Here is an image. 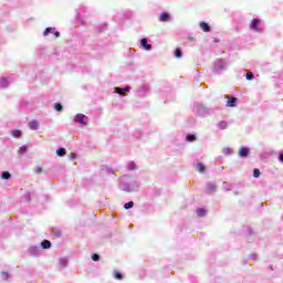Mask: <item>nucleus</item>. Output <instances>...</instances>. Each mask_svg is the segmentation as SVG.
Returning a JSON list of instances; mask_svg holds the SVG:
<instances>
[{"label": "nucleus", "mask_w": 283, "mask_h": 283, "mask_svg": "<svg viewBox=\"0 0 283 283\" xmlns=\"http://www.w3.org/2000/svg\"><path fill=\"white\" fill-rule=\"evenodd\" d=\"M245 78H247L248 81H253V80L255 78V75L253 74V72H248V73L245 74Z\"/></svg>", "instance_id": "nucleus-48"}, {"label": "nucleus", "mask_w": 283, "mask_h": 283, "mask_svg": "<svg viewBox=\"0 0 283 283\" xmlns=\"http://www.w3.org/2000/svg\"><path fill=\"white\" fill-rule=\"evenodd\" d=\"M133 137L136 138L137 140H140L143 138V130L135 129L133 133Z\"/></svg>", "instance_id": "nucleus-40"}, {"label": "nucleus", "mask_w": 283, "mask_h": 283, "mask_svg": "<svg viewBox=\"0 0 283 283\" xmlns=\"http://www.w3.org/2000/svg\"><path fill=\"white\" fill-rule=\"evenodd\" d=\"M88 48H90L88 56L91 59H95L96 61H101V59H103L105 54V46L94 43L88 45Z\"/></svg>", "instance_id": "nucleus-3"}, {"label": "nucleus", "mask_w": 283, "mask_h": 283, "mask_svg": "<svg viewBox=\"0 0 283 283\" xmlns=\"http://www.w3.org/2000/svg\"><path fill=\"white\" fill-rule=\"evenodd\" d=\"M11 136L13 138H21V136H23V132H21V129H12L11 130Z\"/></svg>", "instance_id": "nucleus-32"}, {"label": "nucleus", "mask_w": 283, "mask_h": 283, "mask_svg": "<svg viewBox=\"0 0 283 283\" xmlns=\"http://www.w3.org/2000/svg\"><path fill=\"white\" fill-rule=\"evenodd\" d=\"M218 190V186H216V184L213 182H208L206 185V191L207 193H216V191Z\"/></svg>", "instance_id": "nucleus-19"}, {"label": "nucleus", "mask_w": 283, "mask_h": 283, "mask_svg": "<svg viewBox=\"0 0 283 283\" xmlns=\"http://www.w3.org/2000/svg\"><path fill=\"white\" fill-rule=\"evenodd\" d=\"M53 109H55V112H63V104L61 102L54 103Z\"/></svg>", "instance_id": "nucleus-42"}, {"label": "nucleus", "mask_w": 283, "mask_h": 283, "mask_svg": "<svg viewBox=\"0 0 283 283\" xmlns=\"http://www.w3.org/2000/svg\"><path fill=\"white\" fill-rule=\"evenodd\" d=\"M32 196H34V192L27 191L22 198L25 200V202H32Z\"/></svg>", "instance_id": "nucleus-36"}, {"label": "nucleus", "mask_w": 283, "mask_h": 283, "mask_svg": "<svg viewBox=\"0 0 283 283\" xmlns=\"http://www.w3.org/2000/svg\"><path fill=\"white\" fill-rule=\"evenodd\" d=\"M1 275L3 280H8L10 277V272L2 271Z\"/></svg>", "instance_id": "nucleus-50"}, {"label": "nucleus", "mask_w": 283, "mask_h": 283, "mask_svg": "<svg viewBox=\"0 0 283 283\" xmlns=\"http://www.w3.org/2000/svg\"><path fill=\"white\" fill-rule=\"evenodd\" d=\"M223 70H227V61H224V59H217L213 62L212 72L214 74H221L223 72Z\"/></svg>", "instance_id": "nucleus-6"}, {"label": "nucleus", "mask_w": 283, "mask_h": 283, "mask_svg": "<svg viewBox=\"0 0 283 283\" xmlns=\"http://www.w3.org/2000/svg\"><path fill=\"white\" fill-rule=\"evenodd\" d=\"M279 161L283 165V150L279 153Z\"/></svg>", "instance_id": "nucleus-53"}, {"label": "nucleus", "mask_w": 283, "mask_h": 283, "mask_svg": "<svg viewBox=\"0 0 283 283\" xmlns=\"http://www.w3.org/2000/svg\"><path fill=\"white\" fill-rule=\"evenodd\" d=\"M52 235L53 238H61V235H63V232L61 231V229L52 228Z\"/></svg>", "instance_id": "nucleus-39"}, {"label": "nucleus", "mask_w": 283, "mask_h": 283, "mask_svg": "<svg viewBox=\"0 0 283 283\" xmlns=\"http://www.w3.org/2000/svg\"><path fill=\"white\" fill-rule=\"evenodd\" d=\"M55 56H60L61 55V53L59 52V51H55Z\"/></svg>", "instance_id": "nucleus-60"}, {"label": "nucleus", "mask_w": 283, "mask_h": 283, "mask_svg": "<svg viewBox=\"0 0 283 283\" xmlns=\"http://www.w3.org/2000/svg\"><path fill=\"white\" fill-rule=\"evenodd\" d=\"M217 127L219 129H227V127H229V122L228 120H220L218 124H217Z\"/></svg>", "instance_id": "nucleus-38"}, {"label": "nucleus", "mask_w": 283, "mask_h": 283, "mask_svg": "<svg viewBox=\"0 0 283 283\" xmlns=\"http://www.w3.org/2000/svg\"><path fill=\"white\" fill-rule=\"evenodd\" d=\"M159 21L160 23H169L171 21V13L168 11H164L159 14Z\"/></svg>", "instance_id": "nucleus-15"}, {"label": "nucleus", "mask_w": 283, "mask_h": 283, "mask_svg": "<svg viewBox=\"0 0 283 283\" xmlns=\"http://www.w3.org/2000/svg\"><path fill=\"white\" fill-rule=\"evenodd\" d=\"M241 234L248 244H253V242L258 241V232H255L251 226H244L241 230Z\"/></svg>", "instance_id": "nucleus-4"}, {"label": "nucleus", "mask_w": 283, "mask_h": 283, "mask_svg": "<svg viewBox=\"0 0 283 283\" xmlns=\"http://www.w3.org/2000/svg\"><path fill=\"white\" fill-rule=\"evenodd\" d=\"M270 271H273V264L269 265Z\"/></svg>", "instance_id": "nucleus-62"}, {"label": "nucleus", "mask_w": 283, "mask_h": 283, "mask_svg": "<svg viewBox=\"0 0 283 283\" xmlns=\"http://www.w3.org/2000/svg\"><path fill=\"white\" fill-rule=\"evenodd\" d=\"M91 260H93V262H101V254L98 253H93L91 255Z\"/></svg>", "instance_id": "nucleus-45"}, {"label": "nucleus", "mask_w": 283, "mask_h": 283, "mask_svg": "<svg viewBox=\"0 0 283 283\" xmlns=\"http://www.w3.org/2000/svg\"><path fill=\"white\" fill-rule=\"evenodd\" d=\"M0 178L2 180H11L12 179V174H10V171H8V170H3L0 175Z\"/></svg>", "instance_id": "nucleus-28"}, {"label": "nucleus", "mask_w": 283, "mask_h": 283, "mask_svg": "<svg viewBox=\"0 0 283 283\" xmlns=\"http://www.w3.org/2000/svg\"><path fill=\"white\" fill-rule=\"evenodd\" d=\"M28 127L32 132H36V129H39V122L36 119H32L28 123Z\"/></svg>", "instance_id": "nucleus-24"}, {"label": "nucleus", "mask_w": 283, "mask_h": 283, "mask_svg": "<svg viewBox=\"0 0 283 283\" xmlns=\"http://www.w3.org/2000/svg\"><path fill=\"white\" fill-rule=\"evenodd\" d=\"M83 90H87V85L82 86Z\"/></svg>", "instance_id": "nucleus-63"}, {"label": "nucleus", "mask_w": 283, "mask_h": 283, "mask_svg": "<svg viewBox=\"0 0 283 283\" xmlns=\"http://www.w3.org/2000/svg\"><path fill=\"white\" fill-rule=\"evenodd\" d=\"M28 253L31 255V258H39V255H41V248L38 245H31L28 250Z\"/></svg>", "instance_id": "nucleus-13"}, {"label": "nucleus", "mask_w": 283, "mask_h": 283, "mask_svg": "<svg viewBox=\"0 0 283 283\" xmlns=\"http://www.w3.org/2000/svg\"><path fill=\"white\" fill-rule=\"evenodd\" d=\"M149 92V86L147 85H142L137 92H136V96L137 98H145V96H147V93Z\"/></svg>", "instance_id": "nucleus-12"}, {"label": "nucleus", "mask_w": 283, "mask_h": 283, "mask_svg": "<svg viewBox=\"0 0 283 283\" xmlns=\"http://www.w3.org/2000/svg\"><path fill=\"white\" fill-rule=\"evenodd\" d=\"M19 105H20L21 112H25V109H30V102L25 99H21Z\"/></svg>", "instance_id": "nucleus-26"}, {"label": "nucleus", "mask_w": 283, "mask_h": 283, "mask_svg": "<svg viewBox=\"0 0 283 283\" xmlns=\"http://www.w3.org/2000/svg\"><path fill=\"white\" fill-rule=\"evenodd\" d=\"M253 178H260L262 176V171L259 168H254L252 172Z\"/></svg>", "instance_id": "nucleus-44"}, {"label": "nucleus", "mask_w": 283, "mask_h": 283, "mask_svg": "<svg viewBox=\"0 0 283 283\" xmlns=\"http://www.w3.org/2000/svg\"><path fill=\"white\" fill-rule=\"evenodd\" d=\"M217 109H220V107H207L205 104L198 102H196L192 107L193 114L196 116H200L201 118H207V116H211V114H213V112H216Z\"/></svg>", "instance_id": "nucleus-2"}, {"label": "nucleus", "mask_w": 283, "mask_h": 283, "mask_svg": "<svg viewBox=\"0 0 283 283\" xmlns=\"http://www.w3.org/2000/svg\"><path fill=\"white\" fill-rule=\"evenodd\" d=\"M88 9L85 4H80L75 9V19L80 25H85V14H87Z\"/></svg>", "instance_id": "nucleus-5"}, {"label": "nucleus", "mask_w": 283, "mask_h": 283, "mask_svg": "<svg viewBox=\"0 0 283 283\" xmlns=\"http://www.w3.org/2000/svg\"><path fill=\"white\" fill-rule=\"evenodd\" d=\"M212 43H220V39L213 38V39H212Z\"/></svg>", "instance_id": "nucleus-55"}, {"label": "nucleus", "mask_w": 283, "mask_h": 283, "mask_svg": "<svg viewBox=\"0 0 283 283\" xmlns=\"http://www.w3.org/2000/svg\"><path fill=\"white\" fill-rule=\"evenodd\" d=\"M40 82L42 85H48V83H50V77H43L42 75L40 76Z\"/></svg>", "instance_id": "nucleus-47"}, {"label": "nucleus", "mask_w": 283, "mask_h": 283, "mask_svg": "<svg viewBox=\"0 0 283 283\" xmlns=\"http://www.w3.org/2000/svg\"><path fill=\"white\" fill-rule=\"evenodd\" d=\"M195 169H197V171H199V174H205V171H207V166L205 164H202L201 161H198L195 164Z\"/></svg>", "instance_id": "nucleus-21"}, {"label": "nucleus", "mask_w": 283, "mask_h": 283, "mask_svg": "<svg viewBox=\"0 0 283 283\" xmlns=\"http://www.w3.org/2000/svg\"><path fill=\"white\" fill-rule=\"evenodd\" d=\"M238 156L242 160H247V158H249L251 156V147H249V146H241L239 148Z\"/></svg>", "instance_id": "nucleus-10"}, {"label": "nucleus", "mask_w": 283, "mask_h": 283, "mask_svg": "<svg viewBox=\"0 0 283 283\" xmlns=\"http://www.w3.org/2000/svg\"><path fill=\"white\" fill-rule=\"evenodd\" d=\"M124 209H126V211H129V209H134V201H128L124 205Z\"/></svg>", "instance_id": "nucleus-46"}, {"label": "nucleus", "mask_w": 283, "mask_h": 283, "mask_svg": "<svg viewBox=\"0 0 283 283\" xmlns=\"http://www.w3.org/2000/svg\"><path fill=\"white\" fill-rule=\"evenodd\" d=\"M40 247L44 251H46L48 249H52V241H50L48 239H44V240L41 241Z\"/></svg>", "instance_id": "nucleus-20"}, {"label": "nucleus", "mask_w": 283, "mask_h": 283, "mask_svg": "<svg viewBox=\"0 0 283 283\" xmlns=\"http://www.w3.org/2000/svg\"><path fill=\"white\" fill-rule=\"evenodd\" d=\"M217 160H218L219 163H222V160H224V157L218 156V157H217Z\"/></svg>", "instance_id": "nucleus-56"}, {"label": "nucleus", "mask_w": 283, "mask_h": 283, "mask_svg": "<svg viewBox=\"0 0 283 283\" xmlns=\"http://www.w3.org/2000/svg\"><path fill=\"white\" fill-rule=\"evenodd\" d=\"M199 28L200 30H202V32H211V24H209V22L206 21H201L199 22Z\"/></svg>", "instance_id": "nucleus-18"}, {"label": "nucleus", "mask_w": 283, "mask_h": 283, "mask_svg": "<svg viewBox=\"0 0 283 283\" xmlns=\"http://www.w3.org/2000/svg\"><path fill=\"white\" fill-rule=\"evenodd\" d=\"M222 154H223L224 156H233V148H231V147H226V148L222 149Z\"/></svg>", "instance_id": "nucleus-41"}, {"label": "nucleus", "mask_w": 283, "mask_h": 283, "mask_svg": "<svg viewBox=\"0 0 283 283\" xmlns=\"http://www.w3.org/2000/svg\"><path fill=\"white\" fill-rule=\"evenodd\" d=\"M199 73H197V75L195 76V81H199Z\"/></svg>", "instance_id": "nucleus-58"}, {"label": "nucleus", "mask_w": 283, "mask_h": 283, "mask_svg": "<svg viewBox=\"0 0 283 283\" xmlns=\"http://www.w3.org/2000/svg\"><path fill=\"white\" fill-rule=\"evenodd\" d=\"M66 153H67V150L64 147H59L55 150L56 156H59L60 158H63V156H65Z\"/></svg>", "instance_id": "nucleus-33"}, {"label": "nucleus", "mask_w": 283, "mask_h": 283, "mask_svg": "<svg viewBox=\"0 0 283 283\" xmlns=\"http://www.w3.org/2000/svg\"><path fill=\"white\" fill-rule=\"evenodd\" d=\"M116 94H118L120 97L123 96V93L124 92H130L132 91V87L129 86H124V87H114Z\"/></svg>", "instance_id": "nucleus-22"}, {"label": "nucleus", "mask_w": 283, "mask_h": 283, "mask_svg": "<svg viewBox=\"0 0 283 283\" xmlns=\"http://www.w3.org/2000/svg\"><path fill=\"white\" fill-rule=\"evenodd\" d=\"M251 32H263L264 28H262V20L260 18H253L249 25Z\"/></svg>", "instance_id": "nucleus-7"}, {"label": "nucleus", "mask_w": 283, "mask_h": 283, "mask_svg": "<svg viewBox=\"0 0 283 283\" xmlns=\"http://www.w3.org/2000/svg\"><path fill=\"white\" fill-rule=\"evenodd\" d=\"M139 187L140 181L132 175H123L118 179V188L120 191H125L126 193L138 191Z\"/></svg>", "instance_id": "nucleus-1"}, {"label": "nucleus", "mask_w": 283, "mask_h": 283, "mask_svg": "<svg viewBox=\"0 0 283 283\" xmlns=\"http://www.w3.org/2000/svg\"><path fill=\"white\" fill-rule=\"evenodd\" d=\"M188 41H189L190 43H196V38L189 35V36H188Z\"/></svg>", "instance_id": "nucleus-54"}, {"label": "nucleus", "mask_w": 283, "mask_h": 283, "mask_svg": "<svg viewBox=\"0 0 283 283\" xmlns=\"http://www.w3.org/2000/svg\"><path fill=\"white\" fill-rule=\"evenodd\" d=\"M0 87L2 90L10 87V80H8V77H1L0 78Z\"/></svg>", "instance_id": "nucleus-25"}, {"label": "nucleus", "mask_w": 283, "mask_h": 283, "mask_svg": "<svg viewBox=\"0 0 283 283\" xmlns=\"http://www.w3.org/2000/svg\"><path fill=\"white\" fill-rule=\"evenodd\" d=\"M113 277H114V280H124L125 274H123V272H120V271L115 270L113 272Z\"/></svg>", "instance_id": "nucleus-30"}, {"label": "nucleus", "mask_w": 283, "mask_h": 283, "mask_svg": "<svg viewBox=\"0 0 283 283\" xmlns=\"http://www.w3.org/2000/svg\"><path fill=\"white\" fill-rule=\"evenodd\" d=\"M35 174H43V168L41 166L35 167Z\"/></svg>", "instance_id": "nucleus-52"}, {"label": "nucleus", "mask_w": 283, "mask_h": 283, "mask_svg": "<svg viewBox=\"0 0 283 283\" xmlns=\"http://www.w3.org/2000/svg\"><path fill=\"white\" fill-rule=\"evenodd\" d=\"M45 48L40 49L39 54H44Z\"/></svg>", "instance_id": "nucleus-57"}, {"label": "nucleus", "mask_w": 283, "mask_h": 283, "mask_svg": "<svg viewBox=\"0 0 283 283\" xmlns=\"http://www.w3.org/2000/svg\"><path fill=\"white\" fill-rule=\"evenodd\" d=\"M67 264H70V260H67V258H60V266H62V269H66Z\"/></svg>", "instance_id": "nucleus-37"}, {"label": "nucleus", "mask_w": 283, "mask_h": 283, "mask_svg": "<svg viewBox=\"0 0 283 283\" xmlns=\"http://www.w3.org/2000/svg\"><path fill=\"white\" fill-rule=\"evenodd\" d=\"M196 140H198L196 133L186 134V143H196Z\"/></svg>", "instance_id": "nucleus-23"}, {"label": "nucleus", "mask_w": 283, "mask_h": 283, "mask_svg": "<svg viewBox=\"0 0 283 283\" xmlns=\"http://www.w3.org/2000/svg\"><path fill=\"white\" fill-rule=\"evenodd\" d=\"M196 213H197L198 218H205V216H207V209L197 208Z\"/></svg>", "instance_id": "nucleus-31"}, {"label": "nucleus", "mask_w": 283, "mask_h": 283, "mask_svg": "<svg viewBox=\"0 0 283 283\" xmlns=\"http://www.w3.org/2000/svg\"><path fill=\"white\" fill-rule=\"evenodd\" d=\"M132 17H134V12L132 10H126V11H123L120 13H117L115 15V19H126V20H129V19H132Z\"/></svg>", "instance_id": "nucleus-14"}, {"label": "nucleus", "mask_w": 283, "mask_h": 283, "mask_svg": "<svg viewBox=\"0 0 283 283\" xmlns=\"http://www.w3.org/2000/svg\"><path fill=\"white\" fill-rule=\"evenodd\" d=\"M71 160H76V156L72 155Z\"/></svg>", "instance_id": "nucleus-61"}, {"label": "nucleus", "mask_w": 283, "mask_h": 283, "mask_svg": "<svg viewBox=\"0 0 283 283\" xmlns=\"http://www.w3.org/2000/svg\"><path fill=\"white\" fill-rule=\"evenodd\" d=\"M90 117H87V115L83 114V113H77L74 117H73V123L81 125L82 127H87V120Z\"/></svg>", "instance_id": "nucleus-9"}, {"label": "nucleus", "mask_w": 283, "mask_h": 283, "mask_svg": "<svg viewBox=\"0 0 283 283\" xmlns=\"http://www.w3.org/2000/svg\"><path fill=\"white\" fill-rule=\"evenodd\" d=\"M238 103H239L238 97L231 96L230 98L227 99L226 107H231V108L238 107Z\"/></svg>", "instance_id": "nucleus-17"}, {"label": "nucleus", "mask_w": 283, "mask_h": 283, "mask_svg": "<svg viewBox=\"0 0 283 283\" xmlns=\"http://www.w3.org/2000/svg\"><path fill=\"white\" fill-rule=\"evenodd\" d=\"M275 87H280V83H275Z\"/></svg>", "instance_id": "nucleus-64"}, {"label": "nucleus", "mask_w": 283, "mask_h": 283, "mask_svg": "<svg viewBox=\"0 0 283 283\" xmlns=\"http://www.w3.org/2000/svg\"><path fill=\"white\" fill-rule=\"evenodd\" d=\"M174 56H175V59H182L184 53H182V49L180 46H177L175 49Z\"/></svg>", "instance_id": "nucleus-29"}, {"label": "nucleus", "mask_w": 283, "mask_h": 283, "mask_svg": "<svg viewBox=\"0 0 283 283\" xmlns=\"http://www.w3.org/2000/svg\"><path fill=\"white\" fill-rule=\"evenodd\" d=\"M107 28H109V24L107 22H103L95 27V32L96 34H103V32H106Z\"/></svg>", "instance_id": "nucleus-16"}, {"label": "nucleus", "mask_w": 283, "mask_h": 283, "mask_svg": "<svg viewBox=\"0 0 283 283\" xmlns=\"http://www.w3.org/2000/svg\"><path fill=\"white\" fill-rule=\"evenodd\" d=\"M50 34H52L53 39H61V31L56 27H48L42 33L43 36H50Z\"/></svg>", "instance_id": "nucleus-8"}, {"label": "nucleus", "mask_w": 283, "mask_h": 283, "mask_svg": "<svg viewBox=\"0 0 283 283\" xmlns=\"http://www.w3.org/2000/svg\"><path fill=\"white\" fill-rule=\"evenodd\" d=\"M129 54H134V49L128 50Z\"/></svg>", "instance_id": "nucleus-59"}, {"label": "nucleus", "mask_w": 283, "mask_h": 283, "mask_svg": "<svg viewBox=\"0 0 283 283\" xmlns=\"http://www.w3.org/2000/svg\"><path fill=\"white\" fill-rule=\"evenodd\" d=\"M273 154H275V151L271 150V151H265L261 154V159L264 160L266 158H271V156H273Z\"/></svg>", "instance_id": "nucleus-43"}, {"label": "nucleus", "mask_w": 283, "mask_h": 283, "mask_svg": "<svg viewBox=\"0 0 283 283\" xmlns=\"http://www.w3.org/2000/svg\"><path fill=\"white\" fill-rule=\"evenodd\" d=\"M101 171H106V174H107L108 176L114 175V168H112V167H109V166H107V165H102V166H101Z\"/></svg>", "instance_id": "nucleus-27"}, {"label": "nucleus", "mask_w": 283, "mask_h": 283, "mask_svg": "<svg viewBox=\"0 0 283 283\" xmlns=\"http://www.w3.org/2000/svg\"><path fill=\"white\" fill-rule=\"evenodd\" d=\"M127 169H128V171H136V169H138V166L136 165V161H128L127 163Z\"/></svg>", "instance_id": "nucleus-35"}, {"label": "nucleus", "mask_w": 283, "mask_h": 283, "mask_svg": "<svg viewBox=\"0 0 283 283\" xmlns=\"http://www.w3.org/2000/svg\"><path fill=\"white\" fill-rule=\"evenodd\" d=\"M7 32H10V33L17 32V27H14V25L7 27Z\"/></svg>", "instance_id": "nucleus-49"}, {"label": "nucleus", "mask_w": 283, "mask_h": 283, "mask_svg": "<svg viewBox=\"0 0 283 283\" xmlns=\"http://www.w3.org/2000/svg\"><path fill=\"white\" fill-rule=\"evenodd\" d=\"M28 151H29L28 145H22L19 148L18 154H19V156H25V154H28Z\"/></svg>", "instance_id": "nucleus-34"}, {"label": "nucleus", "mask_w": 283, "mask_h": 283, "mask_svg": "<svg viewBox=\"0 0 283 283\" xmlns=\"http://www.w3.org/2000/svg\"><path fill=\"white\" fill-rule=\"evenodd\" d=\"M139 48L145 50V52H151L154 50V45L149 43V39L143 38L139 40Z\"/></svg>", "instance_id": "nucleus-11"}, {"label": "nucleus", "mask_w": 283, "mask_h": 283, "mask_svg": "<svg viewBox=\"0 0 283 283\" xmlns=\"http://www.w3.org/2000/svg\"><path fill=\"white\" fill-rule=\"evenodd\" d=\"M250 259H251L253 262L258 261V253H251V254H250Z\"/></svg>", "instance_id": "nucleus-51"}]
</instances>
